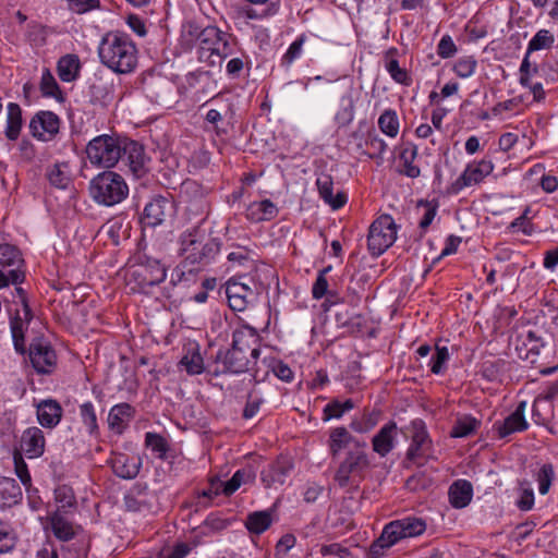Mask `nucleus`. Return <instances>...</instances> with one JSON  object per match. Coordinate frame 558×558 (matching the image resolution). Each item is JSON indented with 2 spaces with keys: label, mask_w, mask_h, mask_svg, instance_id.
<instances>
[{
  "label": "nucleus",
  "mask_w": 558,
  "mask_h": 558,
  "mask_svg": "<svg viewBox=\"0 0 558 558\" xmlns=\"http://www.w3.org/2000/svg\"><path fill=\"white\" fill-rule=\"evenodd\" d=\"M13 462L15 475L19 477V480L25 487L26 493H31L32 476L28 471V466L24 460V456H22V452H13Z\"/></svg>",
  "instance_id": "de8ad7c7"
},
{
  "label": "nucleus",
  "mask_w": 558,
  "mask_h": 558,
  "mask_svg": "<svg viewBox=\"0 0 558 558\" xmlns=\"http://www.w3.org/2000/svg\"><path fill=\"white\" fill-rule=\"evenodd\" d=\"M54 500L58 505L57 510L66 511L76 505L73 489L68 485H60L54 489Z\"/></svg>",
  "instance_id": "09e8293b"
},
{
  "label": "nucleus",
  "mask_w": 558,
  "mask_h": 558,
  "mask_svg": "<svg viewBox=\"0 0 558 558\" xmlns=\"http://www.w3.org/2000/svg\"><path fill=\"white\" fill-rule=\"evenodd\" d=\"M147 276L144 278V284L153 287L163 282L167 278V266L159 259L151 256H144L141 263Z\"/></svg>",
  "instance_id": "7c9ffc66"
},
{
  "label": "nucleus",
  "mask_w": 558,
  "mask_h": 558,
  "mask_svg": "<svg viewBox=\"0 0 558 558\" xmlns=\"http://www.w3.org/2000/svg\"><path fill=\"white\" fill-rule=\"evenodd\" d=\"M122 138L102 134L90 140L86 146L89 162L96 167H114L121 158Z\"/></svg>",
  "instance_id": "39448f33"
},
{
  "label": "nucleus",
  "mask_w": 558,
  "mask_h": 558,
  "mask_svg": "<svg viewBox=\"0 0 558 558\" xmlns=\"http://www.w3.org/2000/svg\"><path fill=\"white\" fill-rule=\"evenodd\" d=\"M480 421L474 418L471 415H464L457 420L453 425L450 436L453 438H463L468 437L476 432L480 426Z\"/></svg>",
  "instance_id": "a19ab883"
},
{
  "label": "nucleus",
  "mask_w": 558,
  "mask_h": 558,
  "mask_svg": "<svg viewBox=\"0 0 558 558\" xmlns=\"http://www.w3.org/2000/svg\"><path fill=\"white\" fill-rule=\"evenodd\" d=\"M49 524L52 534L60 541L72 539L75 534V525L68 517V511L56 510L49 517Z\"/></svg>",
  "instance_id": "bb28decb"
},
{
  "label": "nucleus",
  "mask_w": 558,
  "mask_h": 558,
  "mask_svg": "<svg viewBox=\"0 0 558 558\" xmlns=\"http://www.w3.org/2000/svg\"><path fill=\"white\" fill-rule=\"evenodd\" d=\"M190 190L199 193V195L189 202L187 209L194 215H207L209 211V202L202 189L196 183H187L186 192Z\"/></svg>",
  "instance_id": "37998d69"
},
{
  "label": "nucleus",
  "mask_w": 558,
  "mask_h": 558,
  "mask_svg": "<svg viewBox=\"0 0 558 558\" xmlns=\"http://www.w3.org/2000/svg\"><path fill=\"white\" fill-rule=\"evenodd\" d=\"M40 90L46 97H52L58 101H63L64 99L56 78L49 71L45 72L41 76Z\"/></svg>",
  "instance_id": "8fccbe9b"
},
{
  "label": "nucleus",
  "mask_w": 558,
  "mask_h": 558,
  "mask_svg": "<svg viewBox=\"0 0 558 558\" xmlns=\"http://www.w3.org/2000/svg\"><path fill=\"white\" fill-rule=\"evenodd\" d=\"M62 412L58 401L52 399L43 400L37 404V421L44 428L52 429L60 423Z\"/></svg>",
  "instance_id": "b1692460"
},
{
  "label": "nucleus",
  "mask_w": 558,
  "mask_h": 558,
  "mask_svg": "<svg viewBox=\"0 0 558 558\" xmlns=\"http://www.w3.org/2000/svg\"><path fill=\"white\" fill-rule=\"evenodd\" d=\"M277 211L276 205L268 199L253 202L246 208V218L253 222H260L270 220Z\"/></svg>",
  "instance_id": "473e14b6"
},
{
  "label": "nucleus",
  "mask_w": 558,
  "mask_h": 558,
  "mask_svg": "<svg viewBox=\"0 0 558 558\" xmlns=\"http://www.w3.org/2000/svg\"><path fill=\"white\" fill-rule=\"evenodd\" d=\"M397 430L396 422L389 421L385 424L372 439L374 452L380 457H386L395 448Z\"/></svg>",
  "instance_id": "5701e85b"
},
{
  "label": "nucleus",
  "mask_w": 558,
  "mask_h": 558,
  "mask_svg": "<svg viewBox=\"0 0 558 558\" xmlns=\"http://www.w3.org/2000/svg\"><path fill=\"white\" fill-rule=\"evenodd\" d=\"M494 168L493 161L486 158L469 162L462 173L449 185L448 193L458 195L464 189L482 183Z\"/></svg>",
  "instance_id": "1a4fd4ad"
},
{
  "label": "nucleus",
  "mask_w": 558,
  "mask_h": 558,
  "mask_svg": "<svg viewBox=\"0 0 558 558\" xmlns=\"http://www.w3.org/2000/svg\"><path fill=\"white\" fill-rule=\"evenodd\" d=\"M449 359L450 354L448 348L436 344L435 353L432 355L429 361L430 372L435 375L444 374Z\"/></svg>",
  "instance_id": "49530a36"
},
{
  "label": "nucleus",
  "mask_w": 558,
  "mask_h": 558,
  "mask_svg": "<svg viewBox=\"0 0 558 558\" xmlns=\"http://www.w3.org/2000/svg\"><path fill=\"white\" fill-rule=\"evenodd\" d=\"M365 449L366 445H360L348 451L333 476L335 482H337L340 487H347L363 478L364 472L369 466Z\"/></svg>",
  "instance_id": "423d86ee"
},
{
  "label": "nucleus",
  "mask_w": 558,
  "mask_h": 558,
  "mask_svg": "<svg viewBox=\"0 0 558 558\" xmlns=\"http://www.w3.org/2000/svg\"><path fill=\"white\" fill-rule=\"evenodd\" d=\"M360 445L366 444L354 438L345 427L339 426L330 429L328 448L333 458H336L343 449L356 448V446Z\"/></svg>",
  "instance_id": "393cba45"
},
{
  "label": "nucleus",
  "mask_w": 558,
  "mask_h": 558,
  "mask_svg": "<svg viewBox=\"0 0 558 558\" xmlns=\"http://www.w3.org/2000/svg\"><path fill=\"white\" fill-rule=\"evenodd\" d=\"M323 556H333L338 558H356L352 551L340 543H331L320 547Z\"/></svg>",
  "instance_id": "680f3d73"
},
{
  "label": "nucleus",
  "mask_w": 558,
  "mask_h": 558,
  "mask_svg": "<svg viewBox=\"0 0 558 558\" xmlns=\"http://www.w3.org/2000/svg\"><path fill=\"white\" fill-rule=\"evenodd\" d=\"M229 307L234 312L244 311L255 300V292L247 283L229 279L226 286Z\"/></svg>",
  "instance_id": "f3484780"
},
{
  "label": "nucleus",
  "mask_w": 558,
  "mask_h": 558,
  "mask_svg": "<svg viewBox=\"0 0 558 558\" xmlns=\"http://www.w3.org/2000/svg\"><path fill=\"white\" fill-rule=\"evenodd\" d=\"M555 43L554 34L548 29H539L527 45V54L542 49H550Z\"/></svg>",
  "instance_id": "a18cd8bd"
},
{
  "label": "nucleus",
  "mask_w": 558,
  "mask_h": 558,
  "mask_svg": "<svg viewBox=\"0 0 558 558\" xmlns=\"http://www.w3.org/2000/svg\"><path fill=\"white\" fill-rule=\"evenodd\" d=\"M178 367L190 376L201 375L206 371L201 345L191 341L183 347V355Z\"/></svg>",
  "instance_id": "a211bd4d"
},
{
  "label": "nucleus",
  "mask_w": 558,
  "mask_h": 558,
  "mask_svg": "<svg viewBox=\"0 0 558 558\" xmlns=\"http://www.w3.org/2000/svg\"><path fill=\"white\" fill-rule=\"evenodd\" d=\"M385 537L391 538L390 544H397L402 539L411 538L423 534L426 530V523L423 519L416 517H405L393 520L384 526Z\"/></svg>",
  "instance_id": "f8f14e48"
},
{
  "label": "nucleus",
  "mask_w": 558,
  "mask_h": 558,
  "mask_svg": "<svg viewBox=\"0 0 558 558\" xmlns=\"http://www.w3.org/2000/svg\"><path fill=\"white\" fill-rule=\"evenodd\" d=\"M22 499V489L15 480L10 477L0 478V501L3 506H12Z\"/></svg>",
  "instance_id": "e433bc0d"
},
{
  "label": "nucleus",
  "mask_w": 558,
  "mask_h": 558,
  "mask_svg": "<svg viewBox=\"0 0 558 558\" xmlns=\"http://www.w3.org/2000/svg\"><path fill=\"white\" fill-rule=\"evenodd\" d=\"M258 335L256 330L250 326H242L234 330L232 347L241 349L246 354L257 357L258 350Z\"/></svg>",
  "instance_id": "a878e982"
},
{
  "label": "nucleus",
  "mask_w": 558,
  "mask_h": 558,
  "mask_svg": "<svg viewBox=\"0 0 558 558\" xmlns=\"http://www.w3.org/2000/svg\"><path fill=\"white\" fill-rule=\"evenodd\" d=\"M81 70L80 58L76 54H65L58 61L57 71L62 82H73L77 78Z\"/></svg>",
  "instance_id": "c9c22d12"
},
{
  "label": "nucleus",
  "mask_w": 558,
  "mask_h": 558,
  "mask_svg": "<svg viewBox=\"0 0 558 558\" xmlns=\"http://www.w3.org/2000/svg\"><path fill=\"white\" fill-rule=\"evenodd\" d=\"M15 546V535L9 524L0 521V555L11 551Z\"/></svg>",
  "instance_id": "13d9d810"
},
{
  "label": "nucleus",
  "mask_w": 558,
  "mask_h": 558,
  "mask_svg": "<svg viewBox=\"0 0 558 558\" xmlns=\"http://www.w3.org/2000/svg\"><path fill=\"white\" fill-rule=\"evenodd\" d=\"M378 420L379 412L365 413L360 420L352 421L350 426L354 432L365 434L377 425Z\"/></svg>",
  "instance_id": "5fc2aeb1"
},
{
  "label": "nucleus",
  "mask_w": 558,
  "mask_h": 558,
  "mask_svg": "<svg viewBox=\"0 0 558 558\" xmlns=\"http://www.w3.org/2000/svg\"><path fill=\"white\" fill-rule=\"evenodd\" d=\"M449 501L453 508L462 509L466 507L473 496V487L469 481L458 480L449 487Z\"/></svg>",
  "instance_id": "c756f323"
},
{
  "label": "nucleus",
  "mask_w": 558,
  "mask_h": 558,
  "mask_svg": "<svg viewBox=\"0 0 558 558\" xmlns=\"http://www.w3.org/2000/svg\"><path fill=\"white\" fill-rule=\"evenodd\" d=\"M171 209L172 204L168 198L156 196L146 204L143 213V221L150 227L159 226L165 221Z\"/></svg>",
  "instance_id": "4be33fe9"
},
{
  "label": "nucleus",
  "mask_w": 558,
  "mask_h": 558,
  "mask_svg": "<svg viewBox=\"0 0 558 558\" xmlns=\"http://www.w3.org/2000/svg\"><path fill=\"white\" fill-rule=\"evenodd\" d=\"M554 478L555 472L553 465L549 463L542 465L536 477L538 483V492L541 495H546L549 492Z\"/></svg>",
  "instance_id": "6e6d98bb"
},
{
  "label": "nucleus",
  "mask_w": 558,
  "mask_h": 558,
  "mask_svg": "<svg viewBox=\"0 0 558 558\" xmlns=\"http://www.w3.org/2000/svg\"><path fill=\"white\" fill-rule=\"evenodd\" d=\"M476 66L477 61L474 57L464 56L456 61L453 72L461 78H468L474 74Z\"/></svg>",
  "instance_id": "864d4df0"
},
{
  "label": "nucleus",
  "mask_w": 558,
  "mask_h": 558,
  "mask_svg": "<svg viewBox=\"0 0 558 558\" xmlns=\"http://www.w3.org/2000/svg\"><path fill=\"white\" fill-rule=\"evenodd\" d=\"M102 65L118 74L134 72L138 63V49L131 36L120 31L107 32L97 48Z\"/></svg>",
  "instance_id": "f03ea898"
},
{
  "label": "nucleus",
  "mask_w": 558,
  "mask_h": 558,
  "mask_svg": "<svg viewBox=\"0 0 558 558\" xmlns=\"http://www.w3.org/2000/svg\"><path fill=\"white\" fill-rule=\"evenodd\" d=\"M341 109L337 113V119L343 122H351L354 118V99L351 93L343 95L340 99Z\"/></svg>",
  "instance_id": "052dcab7"
},
{
  "label": "nucleus",
  "mask_w": 558,
  "mask_h": 558,
  "mask_svg": "<svg viewBox=\"0 0 558 558\" xmlns=\"http://www.w3.org/2000/svg\"><path fill=\"white\" fill-rule=\"evenodd\" d=\"M69 9L77 14H84L95 9H98L100 5L99 0H66Z\"/></svg>",
  "instance_id": "0e129e2a"
},
{
  "label": "nucleus",
  "mask_w": 558,
  "mask_h": 558,
  "mask_svg": "<svg viewBox=\"0 0 558 558\" xmlns=\"http://www.w3.org/2000/svg\"><path fill=\"white\" fill-rule=\"evenodd\" d=\"M89 194L97 204L111 207L128 197L129 186L121 174L104 171L90 181Z\"/></svg>",
  "instance_id": "20e7f679"
},
{
  "label": "nucleus",
  "mask_w": 558,
  "mask_h": 558,
  "mask_svg": "<svg viewBox=\"0 0 558 558\" xmlns=\"http://www.w3.org/2000/svg\"><path fill=\"white\" fill-rule=\"evenodd\" d=\"M135 415V409L126 402L114 404L108 413L107 423L109 429L121 435L129 427L130 422Z\"/></svg>",
  "instance_id": "aec40b11"
},
{
  "label": "nucleus",
  "mask_w": 558,
  "mask_h": 558,
  "mask_svg": "<svg viewBox=\"0 0 558 558\" xmlns=\"http://www.w3.org/2000/svg\"><path fill=\"white\" fill-rule=\"evenodd\" d=\"M179 44L184 52L194 51L196 59L209 66L235 53V38L216 26L201 28L187 23L182 27Z\"/></svg>",
  "instance_id": "f257e3e1"
},
{
  "label": "nucleus",
  "mask_w": 558,
  "mask_h": 558,
  "mask_svg": "<svg viewBox=\"0 0 558 558\" xmlns=\"http://www.w3.org/2000/svg\"><path fill=\"white\" fill-rule=\"evenodd\" d=\"M457 52V46L449 35L441 37L437 45V53L442 59H448L454 56Z\"/></svg>",
  "instance_id": "338daca9"
},
{
  "label": "nucleus",
  "mask_w": 558,
  "mask_h": 558,
  "mask_svg": "<svg viewBox=\"0 0 558 558\" xmlns=\"http://www.w3.org/2000/svg\"><path fill=\"white\" fill-rule=\"evenodd\" d=\"M305 35L299 36L288 48L287 52L283 54L282 60L291 64L294 60L301 57L302 47L305 43Z\"/></svg>",
  "instance_id": "69168bd1"
},
{
  "label": "nucleus",
  "mask_w": 558,
  "mask_h": 558,
  "mask_svg": "<svg viewBox=\"0 0 558 558\" xmlns=\"http://www.w3.org/2000/svg\"><path fill=\"white\" fill-rule=\"evenodd\" d=\"M397 239V225L390 215L379 216L369 227L367 248L369 254L378 257L385 253Z\"/></svg>",
  "instance_id": "0eeeda50"
},
{
  "label": "nucleus",
  "mask_w": 558,
  "mask_h": 558,
  "mask_svg": "<svg viewBox=\"0 0 558 558\" xmlns=\"http://www.w3.org/2000/svg\"><path fill=\"white\" fill-rule=\"evenodd\" d=\"M78 410L80 417L82 420V423L86 427L87 433L90 436H98L99 426L94 404L90 401H86L80 405Z\"/></svg>",
  "instance_id": "58836bf2"
},
{
  "label": "nucleus",
  "mask_w": 558,
  "mask_h": 558,
  "mask_svg": "<svg viewBox=\"0 0 558 558\" xmlns=\"http://www.w3.org/2000/svg\"><path fill=\"white\" fill-rule=\"evenodd\" d=\"M319 196L328 204L332 209H339L343 207L348 201L347 194L342 191L338 192L333 196V182L329 175H322L316 180Z\"/></svg>",
  "instance_id": "c85d7f7f"
},
{
  "label": "nucleus",
  "mask_w": 558,
  "mask_h": 558,
  "mask_svg": "<svg viewBox=\"0 0 558 558\" xmlns=\"http://www.w3.org/2000/svg\"><path fill=\"white\" fill-rule=\"evenodd\" d=\"M61 126L60 117L49 110L36 112L29 121V132L34 138L40 142H50L59 134Z\"/></svg>",
  "instance_id": "9b49d317"
},
{
  "label": "nucleus",
  "mask_w": 558,
  "mask_h": 558,
  "mask_svg": "<svg viewBox=\"0 0 558 558\" xmlns=\"http://www.w3.org/2000/svg\"><path fill=\"white\" fill-rule=\"evenodd\" d=\"M524 411L525 402H520L517 409L504 421L494 423V430H496L499 438H506L513 433L523 432L527 428L529 424L524 417Z\"/></svg>",
  "instance_id": "6ab92c4d"
},
{
  "label": "nucleus",
  "mask_w": 558,
  "mask_h": 558,
  "mask_svg": "<svg viewBox=\"0 0 558 558\" xmlns=\"http://www.w3.org/2000/svg\"><path fill=\"white\" fill-rule=\"evenodd\" d=\"M190 264L181 262L177 265L170 275V283L173 287L190 288L197 281V268H189Z\"/></svg>",
  "instance_id": "72a5a7b5"
},
{
  "label": "nucleus",
  "mask_w": 558,
  "mask_h": 558,
  "mask_svg": "<svg viewBox=\"0 0 558 558\" xmlns=\"http://www.w3.org/2000/svg\"><path fill=\"white\" fill-rule=\"evenodd\" d=\"M378 128L387 136L395 138L400 129V122L396 110L386 109L378 118Z\"/></svg>",
  "instance_id": "4c0bfd02"
},
{
  "label": "nucleus",
  "mask_w": 558,
  "mask_h": 558,
  "mask_svg": "<svg viewBox=\"0 0 558 558\" xmlns=\"http://www.w3.org/2000/svg\"><path fill=\"white\" fill-rule=\"evenodd\" d=\"M418 156L417 147L412 144H405L399 154V168L398 172L411 179H416L421 175V169L415 165V160Z\"/></svg>",
  "instance_id": "cd10ccee"
},
{
  "label": "nucleus",
  "mask_w": 558,
  "mask_h": 558,
  "mask_svg": "<svg viewBox=\"0 0 558 558\" xmlns=\"http://www.w3.org/2000/svg\"><path fill=\"white\" fill-rule=\"evenodd\" d=\"M365 145L368 148V156L373 159H383L388 145L376 133H368L365 140Z\"/></svg>",
  "instance_id": "603ef678"
},
{
  "label": "nucleus",
  "mask_w": 558,
  "mask_h": 558,
  "mask_svg": "<svg viewBox=\"0 0 558 558\" xmlns=\"http://www.w3.org/2000/svg\"><path fill=\"white\" fill-rule=\"evenodd\" d=\"M524 345L526 347V353L523 359L534 364L536 362V356L539 354V350L543 347L541 339L535 335L534 331H529Z\"/></svg>",
  "instance_id": "bf43d9fd"
},
{
  "label": "nucleus",
  "mask_w": 558,
  "mask_h": 558,
  "mask_svg": "<svg viewBox=\"0 0 558 558\" xmlns=\"http://www.w3.org/2000/svg\"><path fill=\"white\" fill-rule=\"evenodd\" d=\"M109 462L113 473L124 480L136 477L141 468L138 457L122 452L112 453Z\"/></svg>",
  "instance_id": "412c9836"
},
{
  "label": "nucleus",
  "mask_w": 558,
  "mask_h": 558,
  "mask_svg": "<svg viewBox=\"0 0 558 558\" xmlns=\"http://www.w3.org/2000/svg\"><path fill=\"white\" fill-rule=\"evenodd\" d=\"M220 251V242L206 234L201 226H194L180 233L178 238V254L190 266L210 264Z\"/></svg>",
  "instance_id": "7ed1b4c3"
},
{
  "label": "nucleus",
  "mask_w": 558,
  "mask_h": 558,
  "mask_svg": "<svg viewBox=\"0 0 558 558\" xmlns=\"http://www.w3.org/2000/svg\"><path fill=\"white\" fill-rule=\"evenodd\" d=\"M22 264V255L15 246L0 244V289L8 287L10 282L19 284L24 280Z\"/></svg>",
  "instance_id": "9d476101"
},
{
  "label": "nucleus",
  "mask_w": 558,
  "mask_h": 558,
  "mask_svg": "<svg viewBox=\"0 0 558 558\" xmlns=\"http://www.w3.org/2000/svg\"><path fill=\"white\" fill-rule=\"evenodd\" d=\"M397 53L398 50L396 48H391L386 52L385 69L396 83L410 86L412 84V78L408 74L407 70L399 65V61L396 58Z\"/></svg>",
  "instance_id": "2f4dec72"
},
{
  "label": "nucleus",
  "mask_w": 558,
  "mask_h": 558,
  "mask_svg": "<svg viewBox=\"0 0 558 558\" xmlns=\"http://www.w3.org/2000/svg\"><path fill=\"white\" fill-rule=\"evenodd\" d=\"M120 159L136 178H141L147 172L149 158L145 153L144 146L136 141L126 137L122 138Z\"/></svg>",
  "instance_id": "ddd939ff"
},
{
  "label": "nucleus",
  "mask_w": 558,
  "mask_h": 558,
  "mask_svg": "<svg viewBox=\"0 0 558 558\" xmlns=\"http://www.w3.org/2000/svg\"><path fill=\"white\" fill-rule=\"evenodd\" d=\"M391 538L385 537V529H383V532L380 536L373 542V544L369 546L367 550V558H380L384 556V551L387 548L392 547L395 544H390Z\"/></svg>",
  "instance_id": "e2e57ef3"
},
{
  "label": "nucleus",
  "mask_w": 558,
  "mask_h": 558,
  "mask_svg": "<svg viewBox=\"0 0 558 558\" xmlns=\"http://www.w3.org/2000/svg\"><path fill=\"white\" fill-rule=\"evenodd\" d=\"M23 125L22 109L15 102H9L7 106V125L5 136L10 141H16L21 134Z\"/></svg>",
  "instance_id": "f704fd0d"
},
{
  "label": "nucleus",
  "mask_w": 558,
  "mask_h": 558,
  "mask_svg": "<svg viewBox=\"0 0 558 558\" xmlns=\"http://www.w3.org/2000/svg\"><path fill=\"white\" fill-rule=\"evenodd\" d=\"M500 364L496 361H485L481 367V374L489 381H495L500 376Z\"/></svg>",
  "instance_id": "774afa93"
},
{
  "label": "nucleus",
  "mask_w": 558,
  "mask_h": 558,
  "mask_svg": "<svg viewBox=\"0 0 558 558\" xmlns=\"http://www.w3.org/2000/svg\"><path fill=\"white\" fill-rule=\"evenodd\" d=\"M29 360L38 374H50L57 365V354L45 341L36 340L29 347Z\"/></svg>",
  "instance_id": "4468645a"
},
{
  "label": "nucleus",
  "mask_w": 558,
  "mask_h": 558,
  "mask_svg": "<svg viewBox=\"0 0 558 558\" xmlns=\"http://www.w3.org/2000/svg\"><path fill=\"white\" fill-rule=\"evenodd\" d=\"M354 408V403L351 399L345 400L344 402L332 401L326 404L324 408V421H328L331 418H340L345 412L352 410Z\"/></svg>",
  "instance_id": "3c124183"
},
{
  "label": "nucleus",
  "mask_w": 558,
  "mask_h": 558,
  "mask_svg": "<svg viewBox=\"0 0 558 558\" xmlns=\"http://www.w3.org/2000/svg\"><path fill=\"white\" fill-rule=\"evenodd\" d=\"M46 438L44 432L37 426H31L23 430L19 448L14 452H22L27 459H37L45 453Z\"/></svg>",
  "instance_id": "2eb2a0df"
},
{
  "label": "nucleus",
  "mask_w": 558,
  "mask_h": 558,
  "mask_svg": "<svg viewBox=\"0 0 558 558\" xmlns=\"http://www.w3.org/2000/svg\"><path fill=\"white\" fill-rule=\"evenodd\" d=\"M27 40L32 46L40 47L46 43V28L39 23L32 22L27 25L26 31Z\"/></svg>",
  "instance_id": "4d7b16f0"
},
{
  "label": "nucleus",
  "mask_w": 558,
  "mask_h": 558,
  "mask_svg": "<svg viewBox=\"0 0 558 558\" xmlns=\"http://www.w3.org/2000/svg\"><path fill=\"white\" fill-rule=\"evenodd\" d=\"M271 515L267 511H256L247 515L246 529L254 534L264 533L271 524Z\"/></svg>",
  "instance_id": "ea45409f"
},
{
  "label": "nucleus",
  "mask_w": 558,
  "mask_h": 558,
  "mask_svg": "<svg viewBox=\"0 0 558 558\" xmlns=\"http://www.w3.org/2000/svg\"><path fill=\"white\" fill-rule=\"evenodd\" d=\"M230 58L226 65V73L230 78H239L244 69L250 65V58L243 51H238L236 46L235 53Z\"/></svg>",
  "instance_id": "79ce46f5"
},
{
  "label": "nucleus",
  "mask_w": 558,
  "mask_h": 558,
  "mask_svg": "<svg viewBox=\"0 0 558 558\" xmlns=\"http://www.w3.org/2000/svg\"><path fill=\"white\" fill-rule=\"evenodd\" d=\"M256 359L231 345L230 349L217 353L215 367L209 368L208 373L216 377L222 374H241L246 372L251 362Z\"/></svg>",
  "instance_id": "6e6552de"
},
{
  "label": "nucleus",
  "mask_w": 558,
  "mask_h": 558,
  "mask_svg": "<svg viewBox=\"0 0 558 558\" xmlns=\"http://www.w3.org/2000/svg\"><path fill=\"white\" fill-rule=\"evenodd\" d=\"M412 440L407 451V458L411 461L422 458H430L432 440L422 420L411 423Z\"/></svg>",
  "instance_id": "dca6fc26"
},
{
  "label": "nucleus",
  "mask_w": 558,
  "mask_h": 558,
  "mask_svg": "<svg viewBox=\"0 0 558 558\" xmlns=\"http://www.w3.org/2000/svg\"><path fill=\"white\" fill-rule=\"evenodd\" d=\"M145 446L158 458L166 459L169 445L163 436L148 432L145 434Z\"/></svg>",
  "instance_id": "c03bdc74"
}]
</instances>
